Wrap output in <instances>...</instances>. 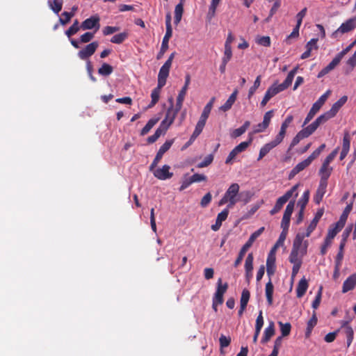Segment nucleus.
Here are the masks:
<instances>
[{
  "mask_svg": "<svg viewBox=\"0 0 356 356\" xmlns=\"http://www.w3.org/2000/svg\"><path fill=\"white\" fill-rule=\"evenodd\" d=\"M170 101L171 102V106L168 109L165 118L161 121L155 134H164L167 131L170 126L174 122L177 113L179 111V110L177 109V107H173L172 99H170Z\"/></svg>",
  "mask_w": 356,
  "mask_h": 356,
  "instance_id": "nucleus-1",
  "label": "nucleus"
},
{
  "mask_svg": "<svg viewBox=\"0 0 356 356\" xmlns=\"http://www.w3.org/2000/svg\"><path fill=\"white\" fill-rule=\"evenodd\" d=\"M239 185L232 184L224 195V204H227V209L232 208L236 202L240 201Z\"/></svg>",
  "mask_w": 356,
  "mask_h": 356,
  "instance_id": "nucleus-2",
  "label": "nucleus"
},
{
  "mask_svg": "<svg viewBox=\"0 0 356 356\" xmlns=\"http://www.w3.org/2000/svg\"><path fill=\"white\" fill-rule=\"evenodd\" d=\"M264 227H260L258 230L255 231L251 234L248 241L243 245L240 250L238 258L234 262V266H237L243 260L244 255L248 249L252 246L254 241L263 233Z\"/></svg>",
  "mask_w": 356,
  "mask_h": 356,
  "instance_id": "nucleus-3",
  "label": "nucleus"
},
{
  "mask_svg": "<svg viewBox=\"0 0 356 356\" xmlns=\"http://www.w3.org/2000/svg\"><path fill=\"white\" fill-rule=\"evenodd\" d=\"M331 93V90H328L325 94H323L317 102H316L312 108L310 109L309 113L307 114L302 126L306 125L316 115V113L320 110L321 106L325 104L329 95Z\"/></svg>",
  "mask_w": 356,
  "mask_h": 356,
  "instance_id": "nucleus-4",
  "label": "nucleus"
},
{
  "mask_svg": "<svg viewBox=\"0 0 356 356\" xmlns=\"http://www.w3.org/2000/svg\"><path fill=\"white\" fill-rule=\"evenodd\" d=\"M307 237L301 233L297 234L293 243L292 251L306 255L308 248V241L304 240Z\"/></svg>",
  "mask_w": 356,
  "mask_h": 356,
  "instance_id": "nucleus-5",
  "label": "nucleus"
},
{
  "mask_svg": "<svg viewBox=\"0 0 356 356\" xmlns=\"http://www.w3.org/2000/svg\"><path fill=\"white\" fill-rule=\"evenodd\" d=\"M356 27V17L350 18L343 22L340 27L332 33L333 38H337L340 34L347 33Z\"/></svg>",
  "mask_w": 356,
  "mask_h": 356,
  "instance_id": "nucleus-6",
  "label": "nucleus"
},
{
  "mask_svg": "<svg viewBox=\"0 0 356 356\" xmlns=\"http://www.w3.org/2000/svg\"><path fill=\"white\" fill-rule=\"evenodd\" d=\"M330 119V118H328V115L325 113L323 115H320L311 124L304 128L298 134H313L321 124L325 123Z\"/></svg>",
  "mask_w": 356,
  "mask_h": 356,
  "instance_id": "nucleus-7",
  "label": "nucleus"
},
{
  "mask_svg": "<svg viewBox=\"0 0 356 356\" xmlns=\"http://www.w3.org/2000/svg\"><path fill=\"white\" fill-rule=\"evenodd\" d=\"M283 140V135H277L271 142L265 144L260 149L258 161L264 158L272 149L279 145Z\"/></svg>",
  "mask_w": 356,
  "mask_h": 356,
  "instance_id": "nucleus-8",
  "label": "nucleus"
},
{
  "mask_svg": "<svg viewBox=\"0 0 356 356\" xmlns=\"http://www.w3.org/2000/svg\"><path fill=\"white\" fill-rule=\"evenodd\" d=\"M172 144V141L171 140H167L165 142V143L159 148L158 152L156 153V155L153 160L152 164L149 166V170L153 171V170L156 167L159 162L162 159L163 154L170 148L171 145Z\"/></svg>",
  "mask_w": 356,
  "mask_h": 356,
  "instance_id": "nucleus-9",
  "label": "nucleus"
},
{
  "mask_svg": "<svg viewBox=\"0 0 356 356\" xmlns=\"http://www.w3.org/2000/svg\"><path fill=\"white\" fill-rule=\"evenodd\" d=\"M250 141H244L235 147L228 155L225 163L227 164L232 163L236 159V156L243 152L250 145Z\"/></svg>",
  "mask_w": 356,
  "mask_h": 356,
  "instance_id": "nucleus-10",
  "label": "nucleus"
},
{
  "mask_svg": "<svg viewBox=\"0 0 356 356\" xmlns=\"http://www.w3.org/2000/svg\"><path fill=\"white\" fill-rule=\"evenodd\" d=\"M99 46L97 42H92L85 47L83 49L79 51L78 56L81 60H86L92 55L94 54L96 49Z\"/></svg>",
  "mask_w": 356,
  "mask_h": 356,
  "instance_id": "nucleus-11",
  "label": "nucleus"
},
{
  "mask_svg": "<svg viewBox=\"0 0 356 356\" xmlns=\"http://www.w3.org/2000/svg\"><path fill=\"white\" fill-rule=\"evenodd\" d=\"M170 167L168 165H164L162 168L154 169L152 171L154 176L160 180H166L173 176V173L170 172Z\"/></svg>",
  "mask_w": 356,
  "mask_h": 356,
  "instance_id": "nucleus-12",
  "label": "nucleus"
},
{
  "mask_svg": "<svg viewBox=\"0 0 356 356\" xmlns=\"http://www.w3.org/2000/svg\"><path fill=\"white\" fill-rule=\"evenodd\" d=\"M221 304H222V279L219 278L218 280L217 290L213 298V309L216 312L218 311V306Z\"/></svg>",
  "mask_w": 356,
  "mask_h": 356,
  "instance_id": "nucleus-13",
  "label": "nucleus"
},
{
  "mask_svg": "<svg viewBox=\"0 0 356 356\" xmlns=\"http://www.w3.org/2000/svg\"><path fill=\"white\" fill-rule=\"evenodd\" d=\"M275 252H274V250H271L268 253L267 259H266V272L267 275L269 277L273 276L276 270L275 266Z\"/></svg>",
  "mask_w": 356,
  "mask_h": 356,
  "instance_id": "nucleus-14",
  "label": "nucleus"
},
{
  "mask_svg": "<svg viewBox=\"0 0 356 356\" xmlns=\"http://www.w3.org/2000/svg\"><path fill=\"white\" fill-rule=\"evenodd\" d=\"M99 17L98 15L91 16L90 17L84 20L81 25V28L83 30H89L94 28L97 30L99 29Z\"/></svg>",
  "mask_w": 356,
  "mask_h": 356,
  "instance_id": "nucleus-15",
  "label": "nucleus"
},
{
  "mask_svg": "<svg viewBox=\"0 0 356 356\" xmlns=\"http://www.w3.org/2000/svg\"><path fill=\"white\" fill-rule=\"evenodd\" d=\"M191 82V77L189 74H187L185 77V83L181 90L179 91V93L178 95V97L177 98V103H176V107H177L178 110H180L182 106V104L184 102V99L185 98V96L186 95V92L188 88V86Z\"/></svg>",
  "mask_w": 356,
  "mask_h": 356,
  "instance_id": "nucleus-16",
  "label": "nucleus"
},
{
  "mask_svg": "<svg viewBox=\"0 0 356 356\" xmlns=\"http://www.w3.org/2000/svg\"><path fill=\"white\" fill-rule=\"evenodd\" d=\"M171 66L164 63L159 70L158 74V84L159 87H163L166 83Z\"/></svg>",
  "mask_w": 356,
  "mask_h": 356,
  "instance_id": "nucleus-17",
  "label": "nucleus"
},
{
  "mask_svg": "<svg viewBox=\"0 0 356 356\" xmlns=\"http://www.w3.org/2000/svg\"><path fill=\"white\" fill-rule=\"evenodd\" d=\"M347 100V96L344 95L335 102L332 105L331 109L325 113L328 115V118H332L335 116L339 110L346 104Z\"/></svg>",
  "mask_w": 356,
  "mask_h": 356,
  "instance_id": "nucleus-18",
  "label": "nucleus"
},
{
  "mask_svg": "<svg viewBox=\"0 0 356 356\" xmlns=\"http://www.w3.org/2000/svg\"><path fill=\"white\" fill-rule=\"evenodd\" d=\"M310 159L307 158L304 161L298 163L290 172L289 175V179H291L293 178L298 173L305 170L307 167H308L311 164Z\"/></svg>",
  "mask_w": 356,
  "mask_h": 356,
  "instance_id": "nucleus-19",
  "label": "nucleus"
},
{
  "mask_svg": "<svg viewBox=\"0 0 356 356\" xmlns=\"http://www.w3.org/2000/svg\"><path fill=\"white\" fill-rule=\"evenodd\" d=\"M356 286V273L350 275L343 283L342 292L347 293L353 290Z\"/></svg>",
  "mask_w": 356,
  "mask_h": 356,
  "instance_id": "nucleus-20",
  "label": "nucleus"
},
{
  "mask_svg": "<svg viewBox=\"0 0 356 356\" xmlns=\"http://www.w3.org/2000/svg\"><path fill=\"white\" fill-rule=\"evenodd\" d=\"M77 10H78V7L76 6H74L72 8L70 12H67V11L63 12L61 14V16L63 17H59V19H58L59 23L60 24H62L63 26H65V24H67L70 21L72 17H73L74 16Z\"/></svg>",
  "mask_w": 356,
  "mask_h": 356,
  "instance_id": "nucleus-21",
  "label": "nucleus"
},
{
  "mask_svg": "<svg viewBox=\"0 0 356 356\" xmlns=\"http://www.w3.org/2000/svg\"><path fill=\"white\" fill-rule=\"evenodd\" d=\"M332 171V168L330 165L322 164L319 170V175L321 177L320 181L327 184V179L330 177Z\"/></svg>",
  "mask_w": 356,
  "mask_h": 356,
  "instance_id": "nucleus-22",
  "label": "nucleus"
},
{
  "mask_svg": "<svg viewBox=\"0 0 356 356\" xmlns=\"http://www.w3.org/2000/svg\"><path fill=\"white\" fill-rule=\"evenodd\" d=\"M327 186V183H323V182L320 181L316 193V195L314 197V200L316 204H319L321 202V200L326 192Z\"/></svg>",
  "mask_w": 356,
  "mask_h": 356,
  "instance_id": "nucleus-23",
  "label": "nucleus"
},
{
  "mask_svg": "<svg viewBox=\"0 0 356 356\" xmlns=\"http://www.w3.org/2000/svg\"><path fill=\"white\" fill-rule=\"evenodd\" d=\"M63 4V0H48L47 5L49 8L57 15L61 11Z\"/></svg>",
  "mask_w": 356,
  "mask_h": 356,
  "instance_id": "nucleus-24",
  "label": "nucleus"
},
{
  "mask_svg": "<svg viewBox=\"0 0 356 356\" xmlns=\"http://www.w3.org/2000/svg\"><path fill=\"white\" fill-rule=\"evenodd\" d=\"M275 334V325L273 321L269 323L268 326L264 330V336L261 339V343L268 342Z\"/></svg>",
  "mask_w": 356,
  "mask_h": 356,
  "instance_id": "nucleus-25",
  "label": "nucleus"
},
{
  "mask_svg": "<svg viewBox=\"0 0 356 356\" xmlns=\"http://www.w3.org/2000/svg\"><path fill=\"white\" fill-rule=\"evenodd\" d=\"M308 282L305 277L302 278L299 281L296 288V294L298 298H302L305 295L308 289Z\"/></svg>",
  "mask_w": 356,
  "mask_h": 356,
  "instance_id": "nucleus-26",
  "label": "nucleus"
},
{
  "mask_svg": "<svg viewBox=\"0 0 356 356\" xmlns=\"http://www.w3.org/2000/svg\"><path fill=\"white\" fill-rule=\"evenodd\" d=\"M343 227V225H340L338 222L332 225L328 229L327 234L325 238L332 241V239Z\"/></svg>",
  "mask_w": 356,
  "mask_h": 356,
  "instance_id": "nucleus-27",
  "label": "nucleus"
},
{
  "mask_svg": "<svg viewBox=\"0 0 356 356\" xmlns=\"http://www.w3.org/2000/svg\"><path fill=\"white\" fill-rule=\"evenodd\" d=\"M304 256L305 254H302L300 253L291 250L289 257V261L292 264H302Z\"/></svg>",
  "mask_w": 356,
  "mask_h": 356,
  "instance_id": "nucleus-28",
  "label": "nucleus"
},
{
  "mask_svg": "<svg viewBox=\"0 0 356 356\" xmlns=\"http://www.w3.org/2000/svg\"><path fill=\"white\" fill-rule=\"evenodd\" d=\"M273 291H274V286H273V284L271 280H270L269 282L266 283V289H265L266 296L268 304L269 305H271L273 303Z\"/></svg>",
  "mask_w": 356,
  "mask_h": 356,
  "instance_id": "nucleus-29",
  "label": "nucleus"
},
{
  "mask_svg": "<svg viewBox=\"0 0 356 356\" xmlns=\"http://www.w3.org/2000/svg\"><path fill=\"white\" fill-rule=\"evenodd\" d=\"M353 209L352 204H348L337 221L340 225H345L348 216Z\"/></svg>",
  "mask_w": 356,
  "mask_h": 356,
  "instance_id": "nucleus-30",
  "label": "nucleus"
},
{
  "mask_svg": "<svg viewBox=\"0 0 356 356\" xmlns=\"http://www.w3.org/2000/svg\"><path fill=\"white\" fill-rule=\"evenodd\" d=\"M162 88L163 87H159V84H157L156 88H155L152 90V94H151L152 102H151V104H149V107H152L158 102V101L159 99V97H160L161 90Z\"/></svg>",
  "mask_w": 356,
  "mask_h": 356,
  "instance_id": "nucleus-31",
  "label": "nucleus"
},
{
  "mask_svg": "<svg viewBox=\"0 0 356 356\" xmlns=\"http://www.w3.org/2000/svg\"><path fill=\"white\" fill-rule=\"evenodd\" d=\"M160 117L159 115L154 116L143 127L141 134H146L149 132L151 129L159 122Z\"/></svg>",
  "mask_w": 356,
  "mask_h": 356,
  "instance_id": "nucleus-32",
  "label": "nucleus"
},
{
  "mask_svg": "<svg viewBox=\"0 0 356 356\" xmlns=\"http://www.w3.org/2000/svg\"><path fill=\"white\" fill-rule=\"evenodd\" d=\"M345 243L344 242H341L340 246H339V251L336 257L335 264H336V271L339 270V268L341 265V261L343 257V248H344Z\"/></svg>",
  "mask_w": 356,
  "mask_h": 356,
  "instance_id": "nucleus-33",
  "label": "nucleus"
},
{
  "mask_svg": "<svg viewBox=\"0 0 356 356\" xmlns=\"http://www.w3.org/2000/svg\"><path fill=\"white\" fill-rule=\"evenodd\" d=\"M309 199V191H305L301 197L298 202V205L300 207L301 210H305L306 205L307 204Z\"/></svg>",
  "mask_w": 356,
  "mask_h": 356,
  "instance_id": "nucleus-34",
  "label": "nucleus"
},
{
  "mask_svg": "<svg viewBox=\"0 0 356 356\" xmlns=\"http://www.w3.org/2000/svg\"><path fill=\"white\" fill-rule=\"evenodd\" d=\"M238 90L236 89L224 104V111L229 110L236 99Z\"/></svg>",
  "mask_w": 356,
  "mask_h": 356,
  "instance_id": "nucleus-35",
  "label": "nucleus"
},
{
  "mask_svg": "<svg viewBox=\"0 0 356 356\" xmlns=\"http://www.w3.org/2000/svg\"><path fill=\"white\" fill-rule=\"evenodd\" d=\"M183 11H184L183 4L181 2L179 4H177L175 8V23L176 24H178L180 22V21L181 19Z\"/></svg>",
  "mask_w": 356,
  "mask_h": 356,
  "instance_id": "nucleus-36",
  "label": "nucleus"
},
{
  "mask_svg": "<svg viewBox=\"0 0 356 356\" xmlns=\"http://www.w3.org/2000/svg\"><path fill=\"white\" fill-rule=\"evenodd\" d=\"M215 102V97H213L210 99V101L207 104V105L204 106L203 111L201 114L202 118H205L207 120L210 112L211 111V108L213 107V103Z\"/></svg>",
  "mask_w": 356,
  "mask_h": 356,
  "instance_id": "nucleus-37",
  "label": "nucleus"
},
{
  "mask_svg": "<svg viewBox=\"0 0 356 356\" xmlns=\"http://www.w3.org/2000/svg\"><path fill=\"white\" fill-rule=\"evenodd\" d=\"M220 0H212L207 13V18L210 21L216 13V10Z\"/></svg>",
  "mask_w": 356,
  "mask_h": 356,
  "instance_id": "nucleus-38",
  "label": "nucleus"
},
{
  "mask_svg": "<svg viewBox=\"0 0 356 356\" xmlns=\"http://www.w3.org/2000/svg\"><path fill=\"white\" fill-rule=\"evenodd\" d=\"M278 325L280 327V331L282 332L281 337H286L290 334L291 325L289 323H284L281 321H279Z\"/></svg>",
  "mask_w": 356,
  "mask_h": 356,
  "instance_id": "nucleus-39",
  "label": "nucleus"
},
{
  "mask_svg": "<svg viewBox=\"0 0 356 356\" xmlns=\"http://www.w3.org/2000/svg\"><path fill=\"white\" fill-rule=\"evenodd\" d=\"M113 71V68L111 65L104 63L100 68L98 70V73L102 76H108Z\"/></svg>",
  "mask_w": 356,
  "mask_h": 356,
  "instance_id": "nucleus-40",
  "label": "nucleus"
},
{
  "mask_svg": "<svg viewBox=\"0 0 356 356\" xmlns=\"http://www.w3.org/2000/svg\"><path fill=\"white\" fill-rule=\"evenodd\" d=\"M80 29L79 22L76 19L73 24L65 31V35L70 38V37L76 33Z\"/></svg>",
  "mask_w": 356,
  "mask_h": 356,
  "instance_id": "nucleus-41",
  "label": "nucleus"
},
{
  "mask_svg": "<svg viewBox=\"0 0 356 356\" xmlns=\"http://www.w3.org/2000/svg\"><path fill=\"white\" fill-rule=\"evenodd\" d=\"M127 37L128 33L127 32L120 33L113 35L111 39V42L115 44H121L127 38Z\"/></svg>",
  "mask_w": 356,
  "mask_h": 356,
  "instance_id": "nucleus-42",
  "label": "nucleus"
},
{
  "mask_svg": "<svg viewBox=\"0 0 356 356\" xmlns=\"http://www.w3.org/2000/svg\"><path fill=\"white\" fill-rule=\"evenodd\" d=\"M283 90V89H281V86L280 85H277V83H275L268 89L266 94L268 95V97L271 99L275 95Z\"/></svg>",
  "mask_w": 356,
  "mask_h": 356,
  "instance_id": "nucleus-43",
  "label": "nucleus"
},
{
  "mask_svg": "<svg viewBox=\"0 0 356 356\" xmlns=\"http://www.w3.org/2000/svg\"><path fill=\"white\" fill-rule=\"evenodd\" d=\"M299 186V184H296L293 186L290 190L286 191L284 195L282 197L287 202L293 195L295 197H296L298 195L297 192V189Z\"/></svg>",
  "mask_w": 356,
  "mask_h": 356,
  "instance_id": "nucleus-44",
  "label": "nucleus"
},
{
  "mask_svg": "<svg viewBox=\"0 0 356 356\" xmlns=\"http://www.w3.org/2000/svg\"><path fill=\"white\" fill-rule=\"evenodd\" d=\"M172 33L170 32H165V34L163 38L161 47V53H164L166 51V50L168 48V42L170 40V38L172 37Z\"/></svg>",
  "mask_w": 356,
  "mask_h": 356,
  "instance_id": "nucleus-45",
  "label": "nucleus"
},
{
  "mask_svg": "<svg viewBox=\"0 0 356 356\" xmlns=\"http://www.w3.org/2000/svg\"><path fill=\"white\" fill-rule=\"evenodd\" d=\"M232 57V46L229 44H225V50H224V67L226 63L230 60Z\"/></svg>",
  "mask_w": 356,
  "mask_h": 356,
  "instance_id": "nucleus-46",
  "label": "nucleus"
},
{
  "mask_svg": "<svg viewBox=\"0 0 356 356\" xmlns=\"http://www.w3.org/2000/svg\"><path fill=\"white\" fill-rule=\"evenodd\" d=\"M287 235V232L282 231L280 234L279 238L275 243L274 247L271 250H274V252H275L276 250L284 245V241L286 240Z\"/></svg>",
  "mask_w": 356,
  "mask_h": 356,
  "instance_id": "nucleus-47",
  "label": "nucleus"
},
{
  "mask_svg": "<svg viewBox=\"0 0 356 356\" xmlns=\"http://www.w3.org/2000/svg\"><path fill=\"white\" fill-rule=\"evenodd\" d=\"M250 294L249 291L248 289H243L240 300V305H241L243 307H246L250 299Z\"/></svg>",
  "mask_w": 356,
  "mask_h": 356,
  "instance_id": "nucleus-48",
  "label": "nucleus"
},
{
  "mask_svg": "<svg viewBox=\"0 0 356 356\" xmlns=\"http://www.w3.org/2000/svg\"><path fill=\"white\" fill-rule=\"evenodd\" d=\"M317 323V318L316 316L315 313L313 314L312 317L310 318V320L307 323V332L306 335L309 336L314 328V327Z\"/></svg>",
  "mask_w": 356,
  "mask_h": 356,
  "instance_id": "nucleus-49",
  "label": "nucleus"
},
{
  "mask_svg": "<svg viewBox=\"0 0 356 356\" xmlns=\"http://www.w3.org/2000/svg\"><path fill=\"white\" fill-rule=\"evenodd\" d=\"M256 42L264 47H269L270 45V38L269 36H259L256 38Z\"/></svg>",
  "mask_w": 356,
  "mask_h": 356,
  "instance_id": "nucleus-50",
  "label": "nucleus"
},
{
  "mask_svg": "<svg viewBox=\"0 0 356 356\" xmlns=\"http://www.w3.org/2000/svg\"><path fill=\"white\" fill-rule=\"evenodd\" d=\"M253 254L252 253H249L248 257H246L245 262V270L248 271H252L253 270Z\"/></svg>",
  "mask_w": 356,
  "mask_h": 356,
  "instance_id": "nucleus-51",
  "label": "nucleus"
},
{
  "mask_svg": "<svg viewBox=\"0 0 356 356\" xmlns=\"http://www.w3.org/2000/svg\"><path fill=\"white\" fill-rule=\"evenodd\" d=\"M294 205H295L294 200L289 202V203L287 204V206L286 207L283 217H286V218L291 219V214L293 211Z\"/></svg>",
  "mask_w": 356,
  "mask_h": 356,
  "instance_id": "nucleus-52",
  "label": "nucleus"
},
{
  "mask_svg": "<svg viewBox=\"0 0 356 356\" xmlns=\"http://www.w3.org/2000/svg\"><path fill=\"white\" fill-rule=\"evenodd\" d=\"M213 160V156L211 154H210L204 158V161L199 163L197 165V167L199 168L207 167L212 163Z\"/></svg>",
  "mask_w": 356,
  "mask_h": 356,
  "instance_id": "nucleus-53",
  "label": "nucleus"
},
{
  "mask_svg": "<svg viewBox=\"0 0 356 356\" xmlns=\"http://www.w3.org/2000/svg\"><path fill=\"white\" fill-rule=\"evenodd\" d=\"M293 78L294 76L292 75V73H289L284 81L280 84L281 89L284 90L289 88L291 85Z\"/></svg>",
  "mask_w": 356,
  "mask_h": 356,
  "instance_id": "nucleus-54",
  "label": "nucleus"
},
{
  "mask_svg": "<svg viewBox=\"0 0 356 356\" xmlns=\"http://www.w3.org/2000/svg\"><path fill=\"white\" fill-rule=\"evenodd\" d=\"M341 327L344 328V332L347 337H353L354 332L353 328L348 325V321H343L341 323Z\"/></svg>",
  "mask_w": 356,
  "mask_h": 356,
  "instance_id": "nucleus-55",
  "label": "nucleus"
},
{
  "mask_svg": "<svg viewBox=\"0 0 356 356\" xmlns=\"http://www.w3.org/2000/svg\"><path fill=\"white\" fill-rule=\"evenodd\" d=\"M207 119L200 118L193 134H200L205 126Z\"/></svg>",
  "mask_w": 356,
  "mask_h": 356,
  "instance_id": "nucleus-56",
  "label": "nucleus"
},
{
  "mask_svg": "<svg viewBox=\"0 0 356 356\" xmlns=\"http://www.w3.org/2000/svg\"><path fill=\"white\" fill-rule=\"evenodd\" d=\"M293 117L292 115L288 116L284 122L282 123L279 134H286V128L292 122Z\"/></svg>",
  "mask_w": 356,
  "mask_h": 356,
  "instance_id": "nucleus-57",
  "label": "nucleus"
},
{
  "mask_svg": "<svg viewBox=\"0 0 356 356\" xmlns=\"http://www.w3.org/2000/svg\"><path fill=\"white\" fill-rule=\"evenodd\" d=\"M222 211L220 212L218 214L216 223L211 226V229L213 231H218L220 226L222 225Z\"/></svg>",
  "mask_w": 356,
  "mask_h": 356,
  "instance_id": "nucleus-58",
  "label": "nucleus"
},
{
  "mask_svg": "<svg viewBox=\"0 0 356 356\" xmlns=\"http://www.w3.org/2000/svg\"><path fill=\"white\" fill-rule=\"evenodd\" d=\"M260 79H261V76H258L254 82V85L250 88L249 92H248L249 98H250V97L255 92L256 90L259 87Z\"/></svg>",
  "mask_w": 356,
  "mask_h": 356,
  "instance_id": "nucleus-59",
  "label": "nucleus"
},
{
  "mask_svg": "<svg viewBox=\"0 0 356 356\" xmlns=\"http://www.w3.org/2000/svg\"><path fill=\"white\" fill-rule=\"evenodd\" d=\"M338 154V148L333 150L324 160L323 164L330 165V163L334 160Z\"/></svg>",
  "mask_w": 356,
  "mask_h": 356,
  "instance_id": "nucleus-60",
  "label": "nucleus"
},
{
  "mask_svg": "<svg viewBox=\"0 0 356 356\" xmlns=\"http://www.w3.org/2000/svg\"><path fill=\"white\" fill-rule=\"evenodd\" d=\"M321 294H322V287H320L318 293L316 296L314 300L312 302V307L314 309H317L321 303Z\"/></svg>",
  "mask_w": 356,
  "mask_h": 356,
  "instance_id": "nucleus-61",
  "label": "nucleus"
},
{
  "mask_svg": "<svg viewBox=\"0 0 356 356\" xmlns=\"http://www.w3.org/2000/svg\"><path fill=\"white\" fill-rule=\"evenodd\" d=\"M119 29H120L118 26H107L104 28L102 31H103V34L104 35H111V34H113V33L117 32L118 31H119Z\"/></svg>",
  "mask_w": 356,
  "mask_h": 356,
  "instance_id": "nucleus-62",
  "label": "nucleus"
},
{
  "mask_svg": "<svg viewBox=\"0 0 356 356\" xmlns=\"http://www.w3.org/2000/svg\"><path fill=\"white\" fill-rule=\"evenodd\" d=\"M250 126V121H245V123L239 128L236 129L233 134H244Z\"/></svg>",
  "mask_w": 356,
  "mask_h": 356,
  "instance_id": "nucleus-63",
  "label": "nucleus"
},
{
  "mask_svg": "<svg viewBox=\"0 0 356 356\" xmlns=\"http://www.w3.org/2000/svg\"><path fill=\"white\" fill-rule=\"evenodd\" d=\"M93 38H94V33H90V32H87L81 36L80 40L83 43H86V42H90Z\"/></svg>",
  "mask_w": 356,
  "mask_h": 356,
  "instance_id": "nucleus-64",
  "label": "nucleus"
}]
</instances>
